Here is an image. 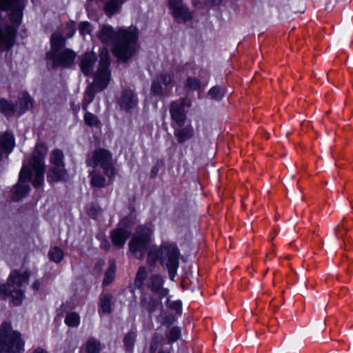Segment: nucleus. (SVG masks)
<instances>
[{
    "instance_id": "nucleus-29",
    "label": "nucleus",
    "mask_w": 353,
    "mask_h": 353,
    "mask_svg": "<svg viewBox=\"0 0 353 353\" xmlns=\"http://www.w3.org/2000/svg\"><path fill=\"white\" fill-rule=\"evenodd\" d=\"M65 323L70 327H78L80 323V316L77 312H69L65 318Z\"/></svg>"
},
{
    "instance_id": "nucleus-5",
    "label": "nucleus",
    "mask_w": 353,
    "mask_h": 353,
    "mask_svg": "<svg viewBox=\"0 0 353 353\" xmlns=\"http://www.w3.org/2000/svg\"><path fill=\"white\" fill-rule=\"evenodd\" d=\"M48 152V148L43 143L36 145L35 151L32 158L27 163H23L29 167L30 170L34 174L33 185L39 188L43 184L45 171V157Z\"/></svg>"
},
{
    "instance_id": "nucleus-20",
    "label": "nucleus",
    "mask_w": 353,
    "mask_h": 353,
    "mask_svg": "<svg viewBox=\"0 0 353 353\" xmlns=\"http://www.w3.org/2000/svg\"><path fill=\"white\" fill-rule=\"evenodd\" d=\"M65 38L59 33H54L50 39V50L46 54V59L52 57L54 54L60 52L61 49L65 46Z\"/></svg>"
},
{
    "instance_id": "nucleus-34",
    "label": "nucleus",
    "mask_w": 353,
    "mask_h": 353,
    "mask_svg": "<svg viewBox=\"0 0 353 353\" xmlns=\"http://www.w3.org/2000/svg\"><path fill=\"white\" fill-rule=\"evenodd\" d=\"M85 113L84 115L85 123L88 125H90V126H97L99 123V121L97 117L95 116L94 114L88 112L87 110H85Z\"/></svg>"
},
{
    "instance_id": "nucleus-30",
    "label": "nucleus",
    "mask_w": 353,
    "mask_h": 353,
    "mask_svg": "<svg viewBox=\"0 0 353 353\" xmlns=\"http://www.w3.org/2000/svg\"><path fill=\"white\" fill-rule=\"evenodd\" d=\"M122 0H108L105 5V12L107 14H112L119 8Z\"/></svg>"
},
{
    "instance_id": "nucleus-12",
    "label": "nucleus",
    "mask_w": 353,
    "mask_h": 353,
    "mask_svg": "<svg viewBox=\"0 0 353 353\" xmlns=\"http://www.w3.org/2000/svg\"><path fill=\"white\" fill-rule=\"evenodd\" d=\"M76 57L77 54L73 50L66 48L46 59L48 64H51L52 68L59 66L70 68L74 65Z\"/></svg>"
},
{
    "instance_id": "nucleus-53",
    "label": "nucleus",
    "mask_w": 353,
    "mask_h": 353,
    "mask_svg": "<svg viewBox=\"0 0 353 353\" xmlns=\"http://www.w3.org/2000/svg\"><path fill=\"white\" fill-rule=\"evenodd\" d=\"M133 37H134V41L137 39V33L135 32V30L134 29V34H133Z\"/></svg>"
},
{
    "instance_id": "nucleus-16",
    "label": "nucleus",
    "mask_w": 353,
    "mask_h": 353,
    "mask_svg": "<svg viewBox=\"0 0 353 353\" xmlns=\"http://www.w3.org/2000/svg\"><path fill=\"white\" fill-rule=\"evenodd\" d=\"M15 146V139L11 132H0V161L8 157Z\"/></svg>"
},
{
    "instance_id": "nucleus-13",
    "label": "nucleus",
    "mask_w": 353,
    "mask_h": 353,
    "mask_svg": "<svg viewBox=\"0 0 353 353\" xmlns=\"http://www.w3.org/2000/svg\"><path fill=\"white\" fill-rule=\"evenodd\" d=\"M151 230L145 226H139L134 234V253L139 251V258L143 256V253L146 252L150 247Z\"/></svg>"
},
{
    "instance_id": "nucleus-35",
    "label": "nucleus",
    "mask_w": 353,
    "mask_h": 353,
    "mask_svg": "<svg viewBox=\"0 0 353 353\" xmlns=\"http://www.w3.org/2000/svg\"><path fill=\"white\" fill-rule=\"evenodd\" d=\"M200 85V81L194 77L188 78L185 83V88L190 90H194L199 88Z\"/></svg>"
},
{
    "instance_id": "nucleus-19",
    "label": "nucleus",
    "mask_w": 353,
    "mask_h": 353,
    "mask_svg": "<svg viewBox=\"0 0 353 353\" xmlns=\"http://www.w3.org/2000/svg\"><path fill=\"white\" fill-rule=\"evenodd\" d=\"M150 283L149 287L153 292L158 294L161 298L168 295V290L167 288H163L164 281L160 275H152L150 277Z\"/></svg>"
},
{
    "instance_id": "nucleus-31",
    "label": "nucleus",
    "mask_w": 353,
    "mask_h": 353,
    "mask_svg": "<svg viewBox=\"0 0 353 353\" xmlns=\"http://www.w3.org/2000/svg\"><path fill=\"white\" fill-rule=\"evenodd\" d=\"M101 350V343L94 339H90L86 343L87 353H99Z\"/></svg>"
},
{
    "instance_id": "nucleus-1",
    "label": "nucleus",
    "mask_w": 353,
    "mask_h": 353,
    "mask_svg": "<svg viewBox=\"0 0 353 353\" xmlns=\"http://www.w3.org/2000/svg\"><path fill=\"white\" fill-rule=\"evenodd\" d=\"M25 0H0V10L9 12L10 25L4 30L0 28V48L10 49L23 18Z\"/></svg>"
},
{
    "instance_id": "nucleus-36",
    "label": "nucleus",
    "mask_w": 353,
    "mask_h": 353,
    "mask_svg": "<svg viewBox=\"0 0 353 353\" xmlns=\"http://www.w3.org/2000/svg\"><path fill=\"white\" fill-rule=\"evenodd\" d=\"M208 94L211 98L216 100H219L223 97L224 92L222 88L214 86L209 90Z\"/></svg>"
},
{
    "instance_id": "nucleus-40",
    "label": "nucleus",
    "mask_w": 353,
    "mask_h": 353,
    "mask_svg": "<svg viewBox=\"0 0 353 353\" xmlns=\"http://www.w3.org/2000/svg\"><path fill=\"white\" fill-rule=\"evenodd\" d=\"M67 37H72L76 32V23L74 21H70L66 23Z\"/></svg>"
},
{
    "instance_id": "nucleus-39",
    "label": "nucleus",
    "mask_w": 353,
    "mask_h": 353,
    "mask_svg": "<svg viewBox=\"0 0 353 353\" xmlns=\"http://www.w3.org/2000/svg\"><path fill=\"white\" fill-rule=\"evenodd\" d=\"M79 31L80 34L85 36L90 32V23L88 21H82L79 23Z\"/></svg>"
},
{
    "instance_id": "nucleus-54",
    "label": "nucleus",
    "mask_w": 353,
    "mask_h": 353,
    "mask_svg": "<svg viewBox=\"0 0 353 353\" xmlns=\"http://www.w3.org/2000/svg\"><path fill=\"white\" fill-rule=\"evenodd\" d=\"M297 197H303V196H305V195H295Z\"/></svg>"
},
{
    "instance_id": "nucleus-11",
    "label": "nucleus",
    "mask_w": 353,
    "mask_h": 353,
    "mask_svg": "<svg viewBox=\"0 0 353 353\" xmlns=\"http://www.w3.org/2000/svg\"><path fill=\"white\" fill-rule=\"evenodd\" d=\"M168 8L177 23H185L193 18V12L183 3V0H168Z\"/></svg>"
},
{
    "instance_id": "nucleus-21",
    "label": "nucleus",
    "mask_w": 353,
    "mask_h": 353,
    "mask_svg": "<svg viewBox=\"0 0 353 353\" xmlns=\"http://www.w3.org/2000/svg\"><path fill=\"white\" fill-rule=\"evenodd\" d=\"M17 105L18 106V114L21 115L32 106V100L27 92H21L19 93Z\"/></svg>"
},
{
    "instance_id": "nucleus-10",
    "label": "nucleus",
    "mask_w": 353,
    "mask_h": 353,
    "mask_svg": "<svg viewBox=\"0 0 353 353\" xmlns=\"http://www.w3.org/2000/svg\"><path fill=\"white\" fill-rule=\"evenodd\" d=\"M34 179V174L30 170L26 165H23L19 173L17 184L13 188L12 199H22L26 197L30 191V186L26 183L28 181Z\"/></svg>"
},
{
    "instance_id": "nucleus-43",
    "label": "nucleus",
    "mask_w": 353,
    "mask_h": 353,
    "mask_svg": "<svg viewBox=\"0 0 353 353\" xmlns=\"http://www.w3.org/2000/svg\"><path fill=\"white\" fill-rule=\"evenodd\" d=\"M124 345L128 352L132 350V336L131 332H128L123 339Z\"/></svg>"
},
{
    "instance_id": "nucleus-6",
    "label": "nucleus",
    "mask_w": 353,
    "mask_h": 353,
    "mask_svg": "<svg viewBox=\"0 0 353 353\" xmlns=\"http://www.w3.org/2000/svg\"><path fill=\"white\" fill-rule=\"evenodd\" d=\"M50 166L48 172V180L56 182L63 180L66 176L64 154L59 149L52 150L50 156Z\"/></svg>"
},
{
    "instance_id": "nucleus-24",
    "label": "nucleus",
    "mask_w": 353,
    "mask_h": 353,
    "mask_svg": "<svg viewBox=\"0 0 353 353\" xmlns=\"http://www.w3.org/2000/svg\"><path fill=\"white\" fill-rule=\"evenodd\" d=\"M0 112L6 117L12 116L14 113L18 114V106L5 99H0Z\"/></svg>"
},
{
    "instance_id": "nucleus-55",
    "label": "nucleus",
    "mask_w": 353,
    "mask_h": 353,
    "mask_svg": "<svg viewBox=\"0 0 353 353\" xmlns=\"http://www.w3.org/2000/svg\"><path fill=\"white\" fill-rule=\"evenodd\" d=\"M159 353H167L165 352H159Z\"/></svg>"
},
{
    "instance_id": "nucleus-22",
    "label": "nucleus",
    "mask_w": 353,
    "mask_h": 353,
    "mask_svg": "<svg viewBox=\"0 0 353 353\" xmlns=\"http://www.w3.org/2000/svg\"><path fill=\"white\" fill-rule=\"evenodd\" d=\"M109 267L104 274V278L102 285L105 287L110 285L115 278V273L117 270L116 262L114 259H110L108 261Z\"/></svg>"
},
{
    "instance_id": "nucleus-2",
    "label": "nucleus",
    "mask_w": 353,
    "mask_h": 353,
    "mask_svg": "<svg viewBox=\"0 0 353 353\" xmlns=\"http://www.w3.org/2000/svg\"><path fill=\"white\" fill-rule=\"evenodd\" d=\"M99 38L103 43L113 46L112 53L119 59L125 61L130 57L132 41L131 32L123 29L114 31L112 26L105 25L99 32Z\"/></svg>"
},
{
    "instance_id": "nucleus-32",
    "label": "nucleus",
    "mask_w": 353,
    "mask_h": 353,
    "mask_svg": "<svg viewBox=\"0 0 353 353\" xmlns=\"http://www.w3.org/2000/svg\"><path fill=\"white\" fill-rule=\"evenodd\" d=\"M147 278V272L144 267H140L136 274L135 284L138 288L142 287Z\"/></svg>"
},
{
    "instance_id": "nucleus-51",
    "label": "nucleus",
    "mask_w": 353,
    "mask_h": 353,
    "mask_svg": "<svg viewBox=\"0 0 353 353\" xmlns=\"http://www.w3.org/2000/svg\"><path fill=\"white\" fill-rule=\"evenodd\" d=\"M157 171L158 170L156 168H154L151 172L152 176H154L157 174Z\"/></svg>"
},
{
    "instance_id": "nucleus-52",
    "label": "nucleus",
    "mask_w": 353,
    "mask_h": 353,
    "mask_svg": "<svg viewBox=\"0 0 353 353\" xmlns=\"http://www.w3.org/2000/svg\"><path fill=\"white\" fill-rule=\"evenodd\" d=\"M176 310L177 309H179L181 307V304L179 302H176L174 303V306Z\"/></svg>"
},
{
    "instance_id": "nucleus-26",
    "label": "nucleus",
    "mask_w": 353,
    "mask_h": 353,
    "mask_svg": "<svg viewBox=\"0 0 353 353\" xmlns=\"http://www.w3.org/2000/svg\"><path fill=\"white\" fill-rule=\"evenodd\" d=\"M10 296L12 298V302L15 305H19L23 298L24 293L23 292L17 288H10V290L8 291V294L6 296H1L3 299H5L7 296Z\"/></svg>"
},
{
    "instance_id": "nucleus-25",
    "label": "nucleus",
    "mask_w": 353,
    "mask_h": 353,
    "mask_svg": "<svg viewBox=\"0 0 353 353\" xmlns=\"http://www.w3.org/2000/svg\"><path fill=\"white\" fill-rule=\"evenodd\" d=\"M112 295L109 293L102 294L100 296L99 300V312L101 311L105 314H110L112 311L111 309V301Z\"/></svg>"
},
{
    "instance_id": "nucleus-18",
    "label": "nucleus",
    "mask_w": 353,
    "mask_h": 353,
    "mask_svg": "<svg viewBox=\"0 0 353 353\" xmlns=\"http://www.w3.org/2000/svg\"><path fill=\"white\" fill-rule=\"evenodd\" d=\"M174 134L177 143L181 144L194 138L195 130L192 125L188 124L175 128Z\"/></svg>"
},
{
    "instance_id": "nucleus-44",
    "label": "nucleus",
    "mask_w": 353,
    "mask_h": 353,
    "mask_svg": "<svg viewBox=\"0 0 353 353\" xmlns=\"http://www.w3.org/2000/svg\"><path fill=\"white\" fill-rule=\"evenodd\" d=\"M159 254L157 253V249H151L148 254V261L150 264H153L156 262Z\"/></svg>"
},
{
    "instance_id": "nucleus-17",
    "label": "nucleus",
    "mask_w": 353,
    "mask_h": 353,
    "mask_svg": "<svg viewBox=\"0 0 353 353\" xmlns=\"http://www.w3.org/2000/svg\"><path fill=\"white\" fill-rule=\"evenodd\" d=\"M80 68L82 72L85 76L95 75L94 73V66L97 61V56L92 52H86L81 55L80 58Z\"/></svg>"
},
{
    "instance_id": "nucleus-50",
    "label": "nucleus",
    "mask_w": 353,
    "mask_h": 353,
    "mask_svg": "<svg viewBox=\"0 0 353 353\" xmlns=\"http://www.w3.org/2000/svg\"><path fill=\"white\" fill-rule=\"evenodd\" d=\"M129 252H132V239H131L128 242Z\"/></svg>"
},
{
    "instance_id": "nucleus-8",
    "label": "nucleus",
    "mask_w": 353,
    "mask_h": 353,
    "mask_svg": "<svg viewBox=\"0 0 353 353\" xmlns=\"http://www.w3.org/2000/svg\"><path fill=\"white\" fill-rule=\"evenodd\" d=\"M88 166L94 168L100 166L103 168L104 173L111 177L114 174V168L112 163V156L110 153L103 149L94 151L91 157L88 158L86 161Z\"/></svg>"
},
{
    "instance_id": "nucleus-23",
    "label": "nucleus",
    "mask_w": 353,
    "mask_h": 353,
    "mask_svg": "<svg viewBox=\"0 0 353 353\" xmlns=\"http://www.w3.org/2000/svg\"><path fill=\"white\" fill-rule=\"evenodd\" d=\"M121 108L126 112L130 111L132 107V92L130 90H125L119 99Z\"/></svg>"
},
{
    "instance_id": "nucleus-28",
    "label": "nucleus",
    "mask_w": 353,
    "mask_h": 353,
    "mask_svg": "<svg viewBox=\"0 0 353 353\" xmlns=\"http://www.w3.org/2000/svg\"><path fill=\"white\" fill-rule=\"evenodd\" d=\"M143 306L150 312H152L161 305L160 302L155 299L149 297L148 299H143L141 301Z\"/></svg>"
},
{
    "instance_id": "nucleus-15",
    "label": "nucleus",
    "mask_w": 353,
    "mask_h": 353,
    "mask_svg": "<svg viewBox=\"0 0 353 353\" xmlns=\"http://www.w3.org/2000/svg\"><path fill=\"white\" fill-rule=\"evenodd\" d=\"M190 103L186 102L185 98H181L179 101L171 103L170 106V113L171 119L178 126H182L186 121V114L184 111L185 105L190 107Z\"/></svg>"
},
{
    "instance_id": "nucleus-49",
    "label": "nucleus",
    "mask_w": 353,
    "mask_h": 353,
    "mask_svg": "<svg viewBox=\"0 0 353 353\" xmlns=\"http://www.w3.org/2000/svg\"><path fill=\"white\" fill-rule=\"evenodd\" d=\"M211 2L212 5L218 6L222 2V0H211Z\"/></svg>"
},
{
    "instance_id": "nucleus-27",
    "label": "nucleus",
    "mask_w": 353,
    "mask_h": 353,
    "mask_svg": "<svg viewBox=\"0 0 353 353\" xmlns=\"http://www.w3.org/2000/svg\"><path fill=\"white\" fill-rule=\"evenodd\" d=\"M48 256L50 261L59 263L63 260L64 254L61 248L54 246L49 250Z\"/></svg>"
},
{
    "instance_id": "nucleus-47",
    "label": "nucleus",
    "mask_w": 353,
    "mask_h": 353,
    "mask_svg": "<svg viewBox=\"0 0 353 353\" xmlns=\"http://www.w3.org/2000/svg\"><path fill=\"white\" fill-rule=\"evenodd\" d=\"M40 288V283L39 281H36L32 284V288L35 290H38Z\"/></svg>"
},
{
    "instance_id": "nucleus-46",
    "label": "nucleus",
    "mask_w": 353,
    "mask_h": 353,
    "mask_svg": "<svg viewBox=\"0 0 353 353\" xmlns=\"http://www.w3.org/2000/svg\"><path fill=\"white\" fill-rule=\"evenodd\" d=\"M101 247L103 250L108 251L110 248V244L109 241L107 239H104V240H103L101 241Z\"/></svg>"
},
{
    "instance_id": "nucleus-45",
    "label": "nucleus",
    "mask_w": 353,
    "mask_h": 353,
    "mask_svg": "<svg viewBox=\"0 0 353 353\" xmlns=\"http://www.w3.org/2000/svg\"><path fill=\"white\" fill-rule=\"evenodd\" d=\"M105 265V261L103 259H99L97 261L94 267V271L97 272L98 274L101 273L103 268Z\"/></svg>"
},
{
    "instance_id": "nucleus-4",
    "label": "nucleus",
    "mask_w": 353,
    "mask_h": 353,
    "mask_svg": "<svg viewBox=\"0 0 353 353\" xmlns=\"http://www.w3.org/2000/svg\"><path fill=\"white\" fill-rule=\"evenodd\" d=\"M24 345L21 333L10 323L3 322L0 327V353H23Z\"/></svg>"
},
{
    "instance_id": "nucleus-9",
    "label": "nucleus",
    "mask_w": 353,
    "mask_h": 353,
    "mask_svg": "<svg viewBox=\"0 0 353 353\" xmlns=\"http://www.w3.org/2000/svg\"><path fill=\"white\" fill-rule=\"evenodd\" d=\"M132 229V218L128 216L123 218L117 227L111 232L110 236L113 245L118 249L122 248L126 240L131 234Z\"/></svg>"
},
{
    "instance_id": "nucleus-42",
    "label": "nucleus",
    "mask_w": 353,
    "mask_h": 353,
    "mask_svg": "<svg viewBox=\"0 0 353 353\" xmlns=\"http://www.w3.org/2000/svg\"><path fill=\"white\" fill-rule=\"evenodd\" d=\"M101 212V208L98 205H92L88 209V214L93 219H95Z\"/></svg>"
},
{
    "instance_id": "nucleus-7",
    "label": "nucleus",
    "mask_w": 353,
    "mask_h": 353,
    "mask_svg": "<svg viewBox=\"0 0 353 353\" xmlns=\"http://www.w3.org/2000/svg\"><path fill=\"white\" fill-rule=\"evenodd\" d=\"M160 260L162 265H165L170 279H173L179 267V250L173 244L165 243L160 249Z\"/></svg>"
},
{
    "instance_id": "nucleus-48",
    "label": "nucleus",
    "mask_w": 353,
    "mask_h": 353,
    "mask_svg": "<svg viewBox=\"0 0 353 353\" xmlns=\"http://www.w3.org/2000/svg\"><path fill=\"white\" fill-rule=\"evenodd\" d=\"M33 353H48L46 350L41 348L36 349Z\"/></svg>"
},
{
    "instance_id": "nucleus-33",
    "label": "nucleus",
    "mask_w": 353,
    "mask_h": 353,
    "mask_svg": "<svg viewBox=\"0 0 353 353\" xmlns=\"http://www.w3.org/2000/svg\"><path fill=\"white\" fill-rule=\"evenodd\" d=\"M157 79L165 85H168L173 81L174 73L173 72H162L158 75Z\"/></svg>"
},
{
    "instance_id": "nucleus-3",
    "label": "nucleus",
    "mask_w": 353,
    "mask_h": 353,
    "mask_svg": "<svg viewBox=\"0 0 353 353\" xmlns=\"http://www.w3.org/2000/svg\"><path fill=\"white\" fill-rule=\"evenodd\" d=\"M109 52L106 50H102L94 81L87 87L84 93L82 103L83 110H87L88 105L94 100L95 94L108 86L111 78Z\"/></svg>"
},
{
    "instance_id": "nucleus-37",
    "label": "nucleus",
    "mask_w": 353,
    "mask_h": 353,
    "mask_svg": "<svg viewBox=\"0 0 353 353\" xmlns=\"http://www.w3.org/2000/svg\"><path fill=\"white\" fill-rule=\"evenodd\" d=\"M181 336V330L179 327H172L168 336L169 342L177 341Z\"/></svg>"
},
{
    "instance_id": "nucleus-14",
    "label": "nucleus",
    "mask_w": 353,
    "mask_h": 353,
    "mask_svg": "<svg viewBox=\"0 0 353 353\" xmlns=\"http://www.w3.org/2000/svg\"><path fill=\"white\" fill-rule=\"evenodd\" d=\"M30 274L28 272H19L17 270L12 271L6 283L0 284V295L6 296L10 288H19L24 283L28 281Z\"/></svg>"
},
{
    "instance_id": "nucleus-41",
    "label": "nucleus",
    "mask_w": 353,
    "mask_h": 353,
    "mask_svg": "<svg viewBox=\"0 0 353 353\" xmlns=\"http://www.w3.org/2000/svg\"><path fill=\"white\" fill-rule=\"evenodd\" d=\"M91 183L93 186L101 188L105 183V179L99 175H94L92 177Z\"/></svg>"
},
{
    "instance_id": "nucleus-38",
    "label": "nucleus",
    "mask_w": 353,
    "mask_h": 353,
    "mask_svg": "<svg viewBox=\"0 0 353 353\" xmlns=\"http://www.w3.org/2000/svg\"><path fill=\"white\" fill-rule=\"evenodd\" d=\"M151 91L154 94L161 95L163 93V88L161 85V81L157 79L154 80L151 86Z\"/></svg>"
}]
</instances>
